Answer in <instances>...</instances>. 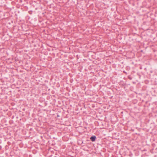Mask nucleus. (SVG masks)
I'll return each instance as SVG.
<instances>
[{
	"instance_id": "f257e3e1",
	"label": "nucleus",
	"mask_w": 157,
	"mask_h": 157,
	"mask_svg": "<svg viewBox=\"0 0 157 157\" xmlns=\"http://www.w3.org/2000/svg\"><path fill=\"white\" fill-rule=\"evenodd\" d=\"M96 138L95 136H93L90 137V139L92 141L94 142Z\"/></svg>"
},
{
	"instance_id": "f03ea898",
	"label": "nucleus",
	"mask_w": 157,
	"mask_h": 157,
	"mask_svg": "<svg viewBox=\"0 0 157 157\" xmlns=\"http://www.w3.org/2000/svg\"><path fill=\"white\" fill-rule=\"evenodd\" d=\"M83 144V141H82V144Z\"/></svg>"
}]
</instances>
